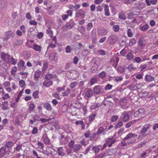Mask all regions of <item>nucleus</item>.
<instances>
[{"label":"nucleus","instance_id":"obj_1","mask_svg":"<svg viewBox=\"0 0 158 158\" xmlns=\"http://www.w3.org/2000/svg\"><path fill=\"white\" fill-rule=\"evenodd\" d=\"M150 127L151 125L149 123L143 125L141 129L139 134L138 136V139L142 140L148 135L150 132V131H149Z\"/></svg>","mask_w":158,"mask_h":158},{"label":"nucleus","instance_id":"obj_2","mask_svg":"<svg viewBox=\"0 0 158 158\" xmlns=\"http://www.w3.org/2000/svg\"><path fill=\"white\" fill-rule=\"evenodd\" d=\"M128 100L126 98H121L119 101V104L122 107V108L126 109L128 108Z\"/></svg>","mask_w":158,"mask_h":158},{"label":"nucleus","instance_id":"obj_3","mask_svg":"<svg viewBox=\"0 0 158 158\" xmlns=\"http://www.w3.org/2000/svg\"><path fill=\"white\" fill-rule=\"evenodd\" d=\"M118 38L115 35H110L107 40V42L110 45L114 44L117 41Z\"/></svg>","mask_w":158,"mask_h":158},{"label":"nucleus","instance_id":"obj_4","mask_svg":"<svg viewBox=\"0 0 158 158\" xmlns=\"http://www.w3.org/2000/svg\"><path fill=\"white\" fill-rule=\"evenodd\" d=\"M116 141V140L114 138L113 136H110L106 139V142L108 144V146L109 147H111Z\"/></svg>","mask_w":158,"mask_h":158},{"label":"nucleus","instance_id":"obj_5","mask_svg":"<svg viewBox=\"0 0 158 158\" xmlns=\"http://www.w3.org/2000/svg\"><path fill=\"white\" fill-rule=\"evenodd\" d=\"M49 58L51 62H56L57 61L58 56L55 52H51L49 54Z\"/></svg>","mask_w":158,"mask_h":158},{"label":"nucleus","instance_id":"obj_6","mask_svg":"<svg viewBox=\"0 0 158 158\" xmlns=\"http://www.w3.org/2000/svg\"><path fill=\"white\" fill-rule=\"evenodd\" d=\"M98 34L101 36H105L108 33L107 30L104 28H99L97 30Z\"/></svg>","mask_w":158,"mask_h":158},{"label":"nucleus","instance_id":"obj_7","mask_svg":"<svg viewBox=\"0 0 158 158\" xmlns=\"http://www.w3.org/2000/svg\"><path fill=\"white\" fill-rule=\"evenodd\" d=\"M91 34L92 43L95 44L97 40V34L95 29H93L91 31Z\"/></svg>","mask_w":158,"mask_h":158},{"label":"nucleus","instance_id":"obj_8","mask_svg":"<svg viewBox=\"0 0 158 158\" xmlns=\"http://www.w3.org/2000/svg\"><path fill=\"white\" fill-rule=\"evenodd\" d=\"M102 86L100 85H95L93 88V92L94 94L98 95L101 94Z\"/></svg>","mask_w":158,"mask_h":158},{"label":"nucleus","instance_id":"obj_9","mask_svg":"<svg viewBox=\"0 0 158 158\" xmlns=\"http://www.w3.org/2000/svg\"><path fill=\"white\" fill-rule=\"evenodd\" d=\"M57 152L58 156H64L66 155V153L64 152V148L63 147L57 148Z\"/></svg>","mask_w":158,"mask_h":158},{"label":"nucleus","instance_id":"obj_10","mask_svg":"<svg viewBox=\"0 0 158 158\" xmlns=\"http://www.w3.org/2000/svg\"><path fill=\"white\" fill-rule=\"evenodd\" d=\"M122 115V120L123 122H127L129 119L130 116L128 112H124L123 113Z\"/></svg>","mask_w":158,"mask_h":158},{"label":"nucleus","instance_id":"obj_11","mask_svg":"<svg viewBox=\"0 0 158 158\" xmlns=\"http://www.w3.org/2000/svg\"><path fill=\"white\" fill-rule=\"evenodd\" d=\"M84 11L82 9H80L77 10L76 13V16L77 17L83 18L85 15Z\"/></svg>","mask_w":158,"mask_h":158},{"label":"nucleus","instance_id":"obj_12","mask_svg":"<svg viewBox=\"0 0 158 158\" xmlns=\"http://www.w3.org/2000/svg\"><path fill=\"white\" fill-rule=\"evenodd\" d=\"M25 62L22 60H20L19 61L18 64V66L20 69L24 70L26 69V67L25 65Z\"/></svg>","mask_w":158,"mask_h":158},{"label":"nucleus","instance_id":"obj_13","mask_svg":"<svg viewBox=\"0 0 158 158\" xmlns=\"http://www.w3.org/2000/svg\"><path fill=\"white\" fill-rule=\"evenodd\" d=\"M45 79L48 80H50L52 79H55L57 81H58L59 80L56 75H53L50 73L46 75L45 76Z\"/></svg>","mask_w":158,"mask_h":158},{"label":"nucleus","instance_id":"obj_14","mask_svg":"<svg viewBox=\"0 0 158 158\" xmlns=\"http://www.w3.org/2000/svg\"><path fill=\"white\" fill-rule=\"evenodd\" d=\"M41 75V71L39 69L36 70L34 73V80L36 81L40 78Z\"/></svg>","mask_w":158,"mask_h":158},{"label":"nucleus","instance_id":"obj_15","mask_svg":"<svg viewBox=\"0 0 158 158\" xmlns=\"http://www.w3.org/2000/svg\"><path fill=\"white\" fill-rule=\"evenodd\" d=\"M104 7V14L105 15L109 16L110 15V13L109 10V7L107 4H103Z\"/></svg>","mask_w":158,"mask_h":158},{"label":"nucleus","instance_id":"obj_16","mask_svg":"<svg viewBox=\"0 0 158 158\" xmlns=\"http://www.w3.org/2000/svg\"><path fill=\"white\" fill-rule=\"evenodd\" d=\"M137 135L132 133H130L127 134L126 137H125L123 139L124 140H127L129 141V139L133 137L134 138L137 136Z\"/></svg>","mask_w":158,"mask_h":158},{"label":"nucleus","instance_id":"obj_17","mask_svg":"<svg viewBox=\"0 0 158 158\" xmlns=\"http://www.w3.org/2000/svg\"><path fill=\"white\" fill-rule=\"evenodd\" d=\"M53 83L52 81L46 79L43 82V85L44 86L48 87L52 85Z\"/></svg>","mask_w":158,"mask_h":158},{"label":"nucleus","instance_id":"obj_18","mask_svg":"<svg viewBox=\"0 0 158 158\" xmlns=\"http://www.w3.org/2000/svg\"><path fill=\"white\" fill-rule=\"evenodd\" d=\"M119 61V58L117 57L115 59H111L110 60V63L114 68H116L117 65Z\"/></svg>","mask_w":158,"mask_h":158},{"label":"nucleus","instance_id":"obj_19","mask_svg":"<svg viewBox=\"0 0 158 158\" xmlns=\"http://www.w3.org/2000/svg\"><path fill=\"white\" fill-rule=\"evenodd\" d=\"M44 107L46 110L48 111H51L52 110V107L51 105L48 102H45L43 104Z\"/></svg>","mask_w":158,"mask_h":158},{"label":"nucleus","instance_id":"obj_20","mask_svg":"<svg viewBox=\"0 0 158 158\" xmlns=\"http://www.w3.org/2000/svg\"><path fill=\"white\" fill-rule=\"evenodd\" d=\"M6 148L5 147H2L0 148V158H2L6 154Z\"/></svg>","mask_w":158,"mask_h":158},{"label":"nucleus","instance_id":"obj_21","mask_svg":"<svg viewBox=\"0 0 158 158\" xmlns=\"http://www.w3.org/2000/svg\"><path fill=\"white\" fill-rule=\"evenodd\" d=\"M7 60L9 62L11 63L13 65L15 64L17 62V60L16 59H14L10 55L9 56Z\"/></svg>","mask_w":158,"mask_h":158},{"label":"nucleus","instance_id":"obj_22","mask_svg":"<svg viewBox=\"0 0 158 158\" xmlns=\"http://www.w3.org/2000/svg\"><path fill=\"white\" fill-rule=\"evenodd\" d=\"M47 149V151H50V152H48V153H47V152H46L43 149H42V151L41 152L43 153L44 154L48 155L49 154V153H50L51 154H52V150H55L54 148H53L51 147H48L46 149Z\"/></svg>","mask_w":158,"mask_h":158},{"label":"nucleus","instance_id":"obj_23","mask_svg":"<svg viewBox=\"0 0 158 158\" xmlns=\"http://www.w3.org/2000/svg\"><path fill=\"white\" fill-rule=\"evenodd\" d=\"M154 77L149 74L146 75L144 77V80L148 82H150L154 80Z\"/></svg>","mask_w":158,"mask_h":158},{"label":"nucleus","instance_id":"obj_24","mask_svg":"<svg viewBox=\"0 0 158 158\" xmlns=\"http://www.w3.org/2000/svg\"><path fill=\"white\" fill-rule=\"evenodd\" d=\"M2 110H7L8 109V102L7 101H6L3 102L2 103Z\"/></svg>","mask_w":158,"mask_h":158},{"label":"nucleus","instance_id":"obj_25","mask_svg":"<svg viewBox=\"0 0 158 158\" xmlns=\"http://www.w3.org/2000/svg\"><path fill=\"white\" fill-rule=\"evenodd\" d=\"M32 48L36 51L40 52L41 51L42 47L41 46L35 44L33 45Z\"/></svg>","mask_w":158,"mask_h":158},{"label":"nucleus","instance_id":"obj_26","mask_svg":"<svg viewBox=\"0 0 158 158\" xmlns=\"http://www.w3.org/2000/svg\"><path fill=\"white\" fill-rule=\"evenodd\" d=\"M85 96L88 98H89L92 97L93 95V92L92 90L89 89L86 91L85 93Z\"/></svg>","mask_w":158,"mask_h":158},{"label":"nucleus","instance_id":"obj_27","mask_svg":"<svg viewBox=\"0 0 158 158\" xmlns=\"http://www.w3.org/2000/svg\"><path fill=\"white\" fill-rule=\"evenodd\" d=\"M149 26L148 24H145L143 26H140L139 28L141 31H145L147 30L148 29Z\"/></svg>","mask_w":158,"mask_h":158},{"label":"nucleus","instance_id":"obj_28","mask_svg":"<svg viewBox=\"0 0 158 158\" xmlns=\"http://www.w3.org/2000/svg\"><path fill=\"white\" fill-rule=\"evenodd\" d=\"M46 33L48 35L51 37H53V32L51 30V28L49 27L46 30Z\"/></svg>","mask_w":158,"mask_h":158},{"label":"nucleus","instance_id":"obj_29","mask_svg":"<svg viewBox=\"0 0 158 158\" xmlns=\"http://www.w3.org/2000/svg\"><path fill=\"white\" fill-rule=\"evenodd\" d=\"M18 70L16 66L12 67L11 68V70L10 72L11 75L12 76L15 75L16 73Z\"/></svg>","mask_w":158,"mask_h":158},{"label":"nucleus","instance_id":"obj_30","mask_svg":"<svg viewBox=\"0 0 158 158\" xmlns=\"http://www.w3.org/2000/svg\"><path fill=\"white\" fill-rule=\"evenodd\" d=\"M6 4V0H0V9L3 8Z\"/></svg>","mask_w":158,"mask_h":158},{"label":"nucleus","instance_id":"obj_31","mask_svg":"<svg viewBox=\"0 0 158 158\" xmlns=\"http://www.w3.org/2000/svg\"><path fill=\"white\" fill-rule=\"evenodd\" d=\"M35 107V105L32 102L29 104L28 110L30 112H31L34 110Z\"/></svg>","mask_w":158,"mask_h":158},{"label":"nucleus","instance_id":"obj_32","mask_svg":"<svg viewBox=\"0 0 158 158\" xmlns=\"http://www.w3.org/2000/svg\"><path fill=\"white\" fill-rule=\"evenodd\" d=\"M13 142L11 141H7L6 142L5 144L6 147L7 148H11L13 146Z\"/></svg>","mask_w":158,"mask_h":158},{"label":"nucleus","instance_id":"obj_33","mask_svg":"<svg viewBox=\"0 0 158 158\" xmlns=\"http://www.w3.org/2000/svg\"><path fill=\"white\" fill-rule=\"evenodd\" d=\"M118 17L119 19L125 20L126 19V17L124 14L123 12L119 13L118 14Z\"/></svg>","mask_w":158,"mask_h":158},{"label":"nucleus","instance_id":"obj_34","mask_svg":"<svg viewBox=\"0 0 158 158\" xmlns=\"http://www.w3.org/2000/svg\"><path fill=\"white\" fill-rule=\"evenodd\" d=\"M9 55L8 54L3 52L1 53V58L5 61H6Z\"/></svg>","mask_w":158,"mask_h":158},{"label":"nucleus","instance_id":"obj_35","mask_svg":"<svg viewBox=\"0 0 158 158\" xmlns=\"http://www.w3.org/2000/svg\"><path fill=\"white\" fill-rule=\"evenodd\" d=\"M133 142V141L131 140L130 141H127V142H126L125 140H123L121 142V144L122 146H125L130 143H132Z\"/></svg>","mask_w":158,"mask_h":158},{"label":"nucleus","instance_id":"obj_36","mask_svg":"<svg viewBox=\"0 0 158 158\" xmlns=\"http://www.w3.org/2000/svg\"><path fill=\"white\" fill-rule=\"evenodd\" d=\"M127 69L129 72H131L135 69L136 67L133 64H131L128 66Z\"/></svg>","mask_w":158,"mask_h":158},{"label":"nucleus","instance_id":"obj_37","mask_svg":"<svg viewBox=\"0 0 158 158\" xmlns=\"http://www.w3.org/2000/svg\"><path fill=\"white\" fill-rule=\"evenodd\" d=\"M71 90L67 88L66 90L62 93V94L63 96H67L70 93Z\"/></svg>","mask_w":158,"mask_h":158},{"label":"nucleus","instance_id":"obj_38","mask_svg":"<svg viewBox=\"0 0 158 158\" xmlns=\"http://www.w3.org/2000/svg\"><path fill=\"white\" fill-rule=\"evenodd\" d=\"M43 142L46 144H48L50 142L49 138L46 136L44 135L43 137Z\"/></svg>","mask_w":158,"mask_h":158},{"label":"nucleus","instance_id":"obj_39","mask_svg":"<svg viewBox=\"0 0 158 158\" xmlns=\"http://www.w3.org/2000/svg\"><path fill=\"white\" fill-rule=\"evenodd\" d=\"M81 148V145H80L78 144H75L73 147V151L76 152L80 149Z\"/></svg>","mask_w":158,"mask_h":158},{"label":"nucleus","instance_id":"obj_40","mask_svg":"<svg viewBox=\"0 0 158 158\" xmlns=\"http://www.w3.org/2000/svg\"><path fill=\"white\" fill-rule=\"evenodd\" d=\"M78 30L82 35H83L85 34V29L84 26H81L80 27H79Z\"/></svg>","mask_w":158,"mask_h":158},{"label":"nucleus","instance_id":"obj_41","mask_svg":"<svg viewBox=\"0 0 158 158\" xmlns=\"http://www.w3.org/2000/svg\"><path fill=\"white\" fill-rule=\"evenodd\" d=\"M2 99L3 100H6L10 98V97L9 94L7 93L5 94V93H4V94H2Z\"/></svg>","mask_w":158,"mask_h":158},{"label":"nucleus","instance_id":"obj_42","mask_svg":"<svg viewBox=\"0 0 158 158\" xmlns=\"http://www.w3.org/2000/svg\"><path fill=\"white\" fill-rule=\"evenodd\" d=\"M123 125L122 121L120 119L118 120L117 123L116 124L115 128L116 129H118Z\"/></svg>","mask_w":158,"mask_h":158},{"label":"nucleus","instance_id":"obj_43","mask_svg":"<svg viewBox=\"0 0 158 158\" xmlns=\"http://www.w3.org/2000/svg\"><path fill=\"white\" fill-rule=\"evenodd\" d=\"M98 81L97 79L95 77L91 78L90 80V85L92 86L97 83Z\"/></svg>","mask_w":158,"mask_h":158},{"label":"nucleus","instance_id":"obj_44","mask_svg":"<svg viewBox=\"0 0 158 158\" xmlns=\"http://www.w3.org/2000/svg\"><path fill=\"white\" fill-rule=\"evenodd\" d=\"M39 91L37 90L33 93L32 96L34 99H38L39 98Z\"/></svg>","mask_w":158,"mask_h":158},{"label":"nucleus","instance_id":"obj_45","mask_svg":"<svg viewBox=\"0 0 158 158\" xmlns=\"http://www.w3.org/2000/svg\"><path fill=\"white\" fill-rule=\"evenodd\" d=\"M134 57V55L132 52L128 53L127 55V58L128 60H131Z\"/></svg>","mask_w":158,"mask_h":158},{"label":"nucleus","instance_id":"obj_46","mask_svg":"<svg viewBox=\"0 0 158 158\" xmlns=\"http://www.w3.org/2000/svg\"><path fill=\"white\" fill-rule=\"evenodd\" d=\"M112 28L114 32H118L119 30V27L118 25H114Z\"/></svg>","mask_w":158,"mask_h":158},{"label":"nucleus","instance_id":"obj_47","mask_svg":"<svg viewBox=\"0 0 158 158\" xmlns=\"http://www.w3.org/2000/svg\"><path fill=\"white\" fill-rule=\"evenodd\" d=\"M115 78L114 80V81H116V82L120 81H122L123 79V77L122 76L119 77H115Z\"/></svg>","mask_w":158,"mask_h":158},{"label":"nucleus","instance_id":"obj_48","mask_svg":"<svg viewBox=\"0 0 158 158\" xmlns=\"http://www.w3.org/2000/svg\"><path fill=\"white\" fill-rule=\"evenodd\" d=\"M93 27V23H91V22L89 23L86 26V29L87 30L89 31Z\"/></svg>","mask_w":158,"mask_h":158},{"label":"nucleus","instance_id":"obj_49","mask_svg":"<svg viewBox=\"0 0 158 158\" xmlns=\"http://www.w3.org/2000/svg\"><path fill=\"white\" fill-rule=\"evenodd\" d=\"M104 131V128L102 127H101L98 128L96 133L97 135H99L102 133Z\"/></svg>","mask_w":158,"mask_h":158},{"label":"nucleus","instance_id":"obj_50","mask_svg":"<svg viewBox=\"0 0 158 158\" xmlns=\"http://www.w3.org/2000/svg\"><path fill=\"white\" fill-rule=\"evenodd\" d=\"M136 43V40L134 38H132L130 41L129 46H131Z\"/></svg>","mask_w":158,"mask_h":158},{"label":"nucleus","instance_id":"obj_51","mask_svg":"<svg viewBox=\"0 0 158 158\" xmlns=\"http://www.w3.org/2000/svg\"><path fill=\"white\" fill-rule=\"evenodd\" d=\"M113 86L109 84H107L105 87L104 89L106 90H108L111 89Z\"/></svg>","mask_w":158,"mask_h":158},{"label":"nucleus","instance_id":"obj_52","mask_svg":"<svg viewBox=\"0 0 158 158\" xmlns=\"http://www.w3.org/2000/svg\"><path fill=\"white\" fill-rule=\"evenodd\" d=\"M92 150L94 152L95 154H96L99 152L100 148L98 146H94Z\"/></svg>","mask_w":158,"mask_h":158},{"label":"nucleus","instance_id":"obj_53","mask_svg":"<svg viewBox=\"0 0 158 158\" xmlns=\"http://www.w3.org/2000/svg\"><path fill=\"white\" fill-rule=\"evenodd\" d=\"M3 85L4 88H5L6 87L10 86V82H9V81H5L3 83Z\"/></svg>","mask_w":158,"mask_h":158},{"label":"nucleus","instance_id":"obj_54","mask_svg":"<svg viewBox=\"0 0 158 158\" xmlns=\"http://www.w3.org/2000/svg\"><path fill=\"white\" fill-rule=\"evenodd\" d=\"M140 96L142 98L148 95V93L147 91H144L139 94Z\"/></svg>","mask_w":158,"mask_h":158},{"label":"nucleus","instance_id":"obj_55","mask_svg":"<svg viewBox=\"0 0 158 158\" xmlns=\"http://www.w3.org/2000/svg\"><path fill=\"white\" fill-rule=\"evenodd\" d=\"M106 73L105 71H103L99 74V76L101 78H102L106 77Z\"/></svg>","mask_w":158,"mask_h":158},{"label":"nucleus","instance_id":"obj_56","mask_svg":"<svg viewBox=\"0 0 158 158\" xmlns=\"http://www.w3.org/2000/svg\"><path fill=\"white\" fill-rule=\"evenodd\" d=\"M117 70L121 73H123L124 71V69L120 66L118 67Z\"/></svg>","mask_w":158,"mask_h":158},{"label":"nucleus","instance_id":"obj_57","mask_svg":"<svg viewBox=\"0 0 158 158\" xmlns=\"http://www.w3.org/2000/svg\"><path fill=\"white\" fill-rule=\"evenodd\" d=\"M78 84V82L76 81L72 82L70 84V87L72 88H74Z\"/></svg>","mask_w":158,"mask_h":158},{"label":"nucleus","instance_id":"obj_58","mask_svg":"<svg viewBox=\"0 0 158 158\" xmlns=\"http://www.w3.org/2000/svg\"><path fill=\"white\" fill-rule=\"evenodd\" d=\"M65 85H63L61 87H58L57 89V90L60 92L61 91H64L65 89Z\"/></svg>","mask_w":158,"mask_h":158},{"label":"nucleus","instance_id":"obj_59","mask_svg":"<svg viewBox=\"0 0 158 158\" xmlns=\"http://www.w3.org/2000/svg\"><path fill=\"white\" fill-rule=\"evenodd\" d=\"M20 29L24 34H25L26 33V27L24 25L21 26L20 27Z\"/></svg>","mask_w":158,"mask_h":158},{"label":"nucleus","instance_id":"obj_60","mask_svg":"<svg viewBox=\"0 0 158 158\" xmlns=\"http://www.w3.org/2000/svg\"><path fill=\"white\" fill-rule=\"evenodd\" d=\"M24 56L26 58L29 57L30 56V53L29 52H25L23 53Z\"/></svg>","mask_w":158,"mask_h":158},{"label":"nucleus","instance_id":"obj_61","mask_svg":"<svg viewBox=\"0 0 158 158\" xmlns=\"http://www.w3.org/2000/svg\"><path fill=\"white\" fill-rule=\"evenodd\" d=\"M65 50L66 53H69L71 52L72 49L70 46L68 45L65 48Z\"/></svg>","mask_w":158,"mask_h":158},{"label":"nucleus","instance_id":"obj_62","mask_svg":"<svg viewBox=\"0 0 158 158\" xmlns=\"http://www.w3.org/2000/svg\"><path fill=\"white\" fill-rule=\"evenodd\" d=\"M33 119L35 122L36 121H38L40 120V117L37 115H35L33 116Z\"/></svg>","mask_w":158,"mask_h":158},{"label":"nucleus","instance_id":"obj_63","mask_svg":"<svg viewBox=\"0 0 158 158\" xmlns=\"http://www.w3.org/2000/svg\"><path fill=\"white\" fill-rule=\"evenodd\" d=\"M127 35L129 37H131L133 36V33L130 29H128Z\"/></svg>","mask_w":158,"mask_h":158},{"label":"nucleus","instance_id":"obj_64","mask_svg":"<svg viewBox=\"0 0 158 158\" xmlns=\"http://www.w3.org/2000/svg\"><path fill=\"white\" fill-rule=\"evenodd\" d=\"M19 84L21 87H23L25 85V82L23 80H21L19 81Z\"/></svg>","mask_w":158,"mask_h":158}]
</instances>
